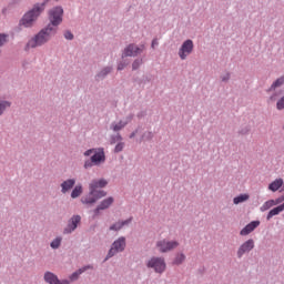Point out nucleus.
I'll use <instances>...</instances> for the list:
<instances>
[{
	"label": "nucleus",
	"instance_id": "1",
	"mask_svg": "<svg viewBox=\"0 0 284 284\" xmlns=\"http://www.w3.org/2000/svg\"><path fill=\"white\" fill-rule=\"evenodd\" d=\"M57 27H52V24H48L44 29H42L38 34H36L29 42L27 43V48H40L41 45H45L48 41L57 34Z\"/></svg>",
	"mask_w": 284,
	"mask_h": 284
},
{
	"label": "nucleus",
	"instance_id": "2",
	"mask_svg": "<svg viewBox=\"0 0 284 284\" xmlns=\"http://www.w3.org/2000/svg\"><path fill=\"white\" fill-rule=\"evenodd\" d=\"M43 10H45V2L34 4L33 8L29 10L21 19V26L24 28H32L34 21L41 17Z\"/></svg>",
	"mask_w": 284,
	"mask_h": 284
},
{
	"label": "nucleus",
	"instance_id": "3",
	"mask_svg": "<svg viewBox=\"0 0 284 284\" xmlns=\"http://www.w3.org/2000/svg\"><path fill=\"white\" fill-rule=\"evenodd\" d=\"M49 21L51 28H57L59 30V26H61L63 21V8L55 7L49 11Z\"/></svg>",
	"mask_w": 284,
	"mask_h": 284
},
{
	"label": "nucleus",
	"instance_id": "4",
	"mask_svg": "<svg viewBox=\"0 0 284 284\" xmlns=\"http://www.w3.org/2000/svg\"><path fill=\"white\" fill-rule=\"evenodd\" d=\"M84 156H91L93 165H101V163H105V151L101 148L87 150L84 152Z\"/></svg>",
	"mask_w": 284,
	"mask_h": 284
},
{
	"label": "nucleus",
	"instance_id": "5",
	"mask_svg": "<svg viewBox=\"0 0 284 284\" xmlns=\"http://www.w3.org/2000/svg\"><path fill=\"white\" fill-rule=\"evenodd\" d=\"M146 266L154 270L158 274H163L165 272V258L163 257H151L146 263Z\"/></svg>",
	"mask_w": 284,
	"mask_h": 284
},
{
	"label": "nucleus",
	"instance_id": "6",
	"mask_svg": "<svg viewBox=\"0 0 284 284\" xmlns=\"http://www.w3.org/2000/svg\"><path fill=\"white\" fill-rule=\"evenodd\" d=\"M176 247H179V242L176 241L160 240L156 242V248L162 254H165V252H172V250H176Z\"/></svg>",
	"mask_w": 284,
	"mask_h": 284
},
{
	"label": "nucleus",
	"instance_id": "7",
	"mask_svg": "<svg viewBox=\"0 0 284 284\" xmlns=\"http://www.w3.org/2000/svg\"><path fill=\"white\" fill-rule=\"evenodd\" d=\"M106 194L108 193H105V191L92 193V190H90L89 194L81 199V202L84 205H92L95 201H99V199H103V196H105Z\"/></svg>",
	"mask_w": 284,
	"mask_h": 284
},
{
	"label": "nucleus",
	"instance_id": "8",
	"mask_svg": "<svg viewBox=\"0 0 284 284\" xmlns=\"http://www.w3.org/2000/svg\"><path fill=\"white\" fill-rule=\"evenodd\" d=\"M123 250H125V237H120L113 242L106 258H112L114 254H119V252H123Z\"/></svg>",
	"mask_w": 284,
	"mask_h": 284
},
{
	"label": "nucleus",
	"instance_id": "9",
	"mask_svg": "<svg viewBox=\"0 0 284 284\" xmlns=\"http://www.w3.org/2000/svg\"><path fill=\"white\" fill-rule=\"evenodd\" d=\"M192 50H194V42L192 40H186L183 42L181 49L179 50V57L182 61L187 59V55L192 54Z\"/></svg>",
	"mask_w": 284,
	"mask_h": 284
},
{
	"label": "nucleus",
	"instance_id": "10",
	"mask_svg": "<svg viewBox=\"0 0 284 284\" xmlns=\"http://www.w3.org/2000/svg\"><path fill=\"white\" fill-rule=\"evenodd\" d=\"M145 50L144 45L136 47V44H129L123 52V57H136V54H141Z\"/></svg>",
	"mask_w": 284,
	"mask_h": 284
},
{
	"label": "nucleus",
	"instance_id": "11",
	"mask_svg": "<svg viewBox=\"0 0 284 284\" xmlns=\"http://www.w3.org/2000/svg\"><path fill=\"white\" fill-rule=\"evenodd\" d=\"M81 223V217L79 215H74L69 220L67 227L64 229V234H72L78 225Z\"/></svg>",
	"mask_w": 284,
	"mask_h": 284
},
{
	"label": "nucleus",
	"instance_id": "12",
	"mask_svg": "<svg viewBox=\"0 0 284 284\" xmlns=\"http://www.w3.org/2000/svg\"><path fill=\"white\" fill-rule=\"evenodd\" d=\"M252 250H254V240H247L237 250L239 258H242L243 254H247V252H252Z\"/></svg>",
	"mask_w": 284,
	"mask_h": 284
},
{
	"label": "nucleus",
	"instance_id": "13",
	"mask_svg": "<svg viewBox=\"0 0 284 284\" xmlns=\"http://www.w3.org/2000/svg\"><path fill=\"white\" fill-rule=\"evenodd\" d=\"M44 281L49 284H70V281L68 280H59L57 275L52 272L44 273Z\"/></svg>",
	"mask_w": 284,
	"mask_h": 284
},
{
	"label": "nucleus",
	"instance_id": "14",
	"mask_svg": "<svg viewBox=\"0 0 284 284\" xmlns=\"http://www.w3.org/2000/svg\"><path fill=\"white\" fill-rule=\"evenodd\" d=\"M105 185H108V180L105 179L93 180L89 185V190H91V194H97L98 190L105 187Z\"/></svg>",
	"mask_w": 284,
	"mask_h": 284
},
{
	"label": "nucleus",
	"instance_id": "15",
	"mask_svg": "<svg viewBox=\"0 0 284 284\" xmlns=\"http://www.w3.org/2000/svg\"><path fill=\"white\" fill-rule=\"evenodd\" d=\"M261 225L260 221H253L248 223L241 232V236H247V234H252L254 230H256Z\"/></svg>",
	"mask_w": 284,
	"mask_h": 284
},
{
	"label": "nucleus",
	"instance_id": "16",
	"mask_svg": "<svg viewBox=\"0 0 284 284\" xmlns=\"http://www.w3.org/2000/svg\"><path fill=\"white\" fill-rule=\"evenodd\" d=\"M112 203H114V197H108V199L103 200L100 203V205L94 210L95 216L99 215V212H101V210H108V207H110V205H112Z\"/></svg>",
	"mask_w": 284,
	"mask_h": 284
},
{
	"label": "nucleus",
	"instance_id": "17",
	"mask_svg": "<svg viewBox=\"0 0 284 284\" xmlns=\"http://www.w3.org/2000/svg\"><path fill=\"white\" fill-rule=\"evenodd\" d=\"M77 181L74 179L67 180L62 182L61 189H62V194H65L67 192H70L74 187V184Z\"/></svg>",
	"mask_w": 284,
	"mask_h": 284
},
{
	"label": "nucleus",
	"instance_id": "18",
	"mask_svg": "<svg viewBox=\"0 0 284 284\" xmlns=\"http://www.w3.org/2000/svg\"><path fill=\"white\" fill-rule=\"evenodd\" d=\"M281 212H284V203L271 210L266 216V220L270 221L273 216H278Z\"/></svg>",
	"mask_w": 284,
	"mask_h": 284
},
{
	"label": "nucleus",
	"instance_id": "19",
	"mask_svg": "<svg viewBox=\"0 0 284 284\" xmlns=\"http://www.w3.org/2000/svg\"><path fill=\"white\" fill-rule=\"evenodd\" d=\"M283 187V179H276L268 185L271 192H278Z\"/></svg>",
	"mask_w": 284,
	"mask_h": 284
},
{
	"label": "nucleus",
	"instance_id": "20",
	"mask_svg": "<svg viewBox=\"0 0 284 284\" xmlns=\"http://www.w3.org/2000/svg\"><path fill=\"white\" fill-rule=\"evenodd\" d=\"M131 120L132 119H129L126 121L121 120L119 123H112L111 129L113 130V132H120V130H123V128H125V125H128Z\"/></svg>",
	"mask_w": 284,
	"mask_h": 284
},
{
	"label": "nucleus",
	"instance_id": "21",
	"mask_svg": "<svg viewBox=\"0 0 284 284\" xmlns=\"http://www.w3.org/2000/svg\"><path fill=\"white\" fill-rule=\"evenodd\" d=\"M245 201H250V194L244 193L233 199L234 205H239L240 203H245Z\"/></svg>",
	"mask_w": 284,
	"mask_h": 284
},
{
	"label": "nucleus",
	"instance_id": "22",
	"mask_svg": "<svg viewBox=\"0 0 284 284\" xmlns=\"http://www.w3.org/2000/svg\"><path fill=\"white\" fill-rule=\"evenodd\" d=\"M130 223V220H125L122 222H116L115 224L110 226V230L113 232H119V230H122L124 225H128Z\"/></svg>",
	"mask_w": 284,
	"mask_h": 284
},
{
	"label": "nucleus",
	"instance_id": "23",
	"mask_svg": "<svg viewBox=\"0 0 284 284\" xmlns=\"http://www.w3.org/2000/svg\"><path fill=\"white\" fill-rule=\"evenodd\" d=\"M276 204V200H268L261 206V212H267L271 207H274Z\"/></svg>",
	"mask_w": 284,
	"mask_h": 284
},
{
	"label": "nucleus",
	"instance_id": "24",
	"mask_svg": "<svg viewBox=\"0 0 284 284\" xmlns=\"http://www.w3.org/2000/svg\"><path fill=\"white\" fill-rule=\"evenodd\" d=\"M83 194V187L81 185H77L71 192V199H79Z\"/></svg>",
	"mask_w": 284,
	"mask_h": 284
},
{
	"label": "nucleus",
	"instance_id": "25",
	"mask_svg": "<svg viewBox=\"0 0 284 284\" xmlns=\"http://www.w3.org/2000/svg\"><path fill=\"white\" fill-rule=\"evenodd\" d=\"M90 266H84L82 268H80L79 271L74 272L71 276H70V281H77V278H79V276H81V274H83V272H85V270H88Z\"/></svg>",
	"mask_w": 284,
	"mask_h": 284
},
{
	"label": "nucleus",
	"instance_id": "26",
	"mask_svg": "<svg viewBox=\"0 0 284 284\" xmlns=\"http://www.w3.org/2000/svg\"><path fill=\"white\" fill-rule=\"evenodd\" d=\"M284 83V75L278 78L276 81L273 82V84L271 85L270 90H276V88H281V85H283Z\"/></svg>",
	"mask_w": 284,
	"mask_h": 284
},
{
	"label": "nucleus",
	"instance_id": "27",
	"mask_svg": "<svg viewBox=\"0 0 284 284\" xmlns=\"http://www.w3.org/2000/svg\"><path fill=\"white\" fill-rule=\"evenodd\" d=\"M111 72L112 68L106 67L98 74V79H103V77H108V74H110Z\"/></svg>",
	"mask_w": 284,
	"mask_h": 284
},
{
	"label": "nucleus",
	"instance_id": "28",
	"mask_svg": "<svg viewBox=\"0 0 284 284\" xmlns=\"http://www.w3.org/2000/svg\"><path fill=\"white\" fill-rule=\"evenodd\" d=\"M10 102H8V101H2V102H0V116H1V114H3V112H6V109L7 108H10Z\"/></svg>",
	"mask_w": 284,
	"mask_h": 284
},
{
	"label": "nucleus",
	"instance_id": "29",
	"mask_svg": "<svg viewBox=\"0 0 284 284\" xmlns=\"http://www.w3.org/2000/svg\"><path fill=\"white\" fill-rule=\"evenodd\" d=\"M183 261H185V255L183 254H178L175 260H174V264L175 265H181V263H183Z\"/></svg>",
	"mask_w": 284,
	"mask_h": 284
},
{
	"label": "nucleus",
	"instance_id": "30",
	"mask_svg": "<svg viewBox=\"0 0 284 284\" xmlns=\"http://www.w3.org/2000/svg\"><path fill=\"white\" fill-rule=\"evenodd\" d=\"M60 245H61V237H57L55 240H53V241L51 242V247H52L53 250L59 248Z\"/></svg>",
	"mask_w": 284,
	"mask_h": 284
},
{
	"label": "nucleus",
	"instance_id": "31",
	"mask_svg": "<svg viewBox=\"0 0 284 284\" xmlns=\"http://www.w3.org/2000/svg\"><path fill=\"white\" fill-rule=\"evenodd\" d=\"M142 63H143V60L141 59L135 60L132 64L133 70H139Z\"/></svg>",
	"mask_w": 284,
	"mask_h": 284
},
{
	"label": "nucleus",
	"instance_id": "32",
	"mask_svg": "<svg viewBox=\"0 0 284 284\" xmlns=\"http://www.w3.org/2000/svg\"><path fill=\"white\" fill-rule=\"evenodd\" d=\"M277 110H284V95L276 103Z\"/></svg>",
	"mask_w": 284,
	"mask_h": 284
},
{
	"label": "nucleus",
	"instance_id": "33",
	"mask_svg": "<svg viewBox=\"0 0 284 284\" xmlns=\"http://www.w3.org/2000/svg\"><path fill=\"white\" fill-rule=\"evenodd\" d=\"M123 148H125V143L120 142L115 145L114 152H123Z\"/></svg>",
	"mask_w": 284,
	"mask_h": 284
},
{
	"label": "nucleus",
	"instance_id": "34",
	"mask_svg": "<svg viewBox=\"0 0 284 284\" xmlns=\"http://www.w3.org/2000/svg\"><path fill=\"white\" fill-rule=\"evenodd\" d=\"M64 38L68 39V41H72L74 39V34H72L70 31H65Z\"/></svg>",
	"mask_w": 284,
	"mask_h": 284
},
{
	"label": "nucleus",
	"instance_id": "35",
	"mask_svg": "<svg viewBox=\"0 0 284 284\" xmlns=\"http://www.w3.org/2000/svg\"><path fill=\"white\" fill-rule=\"evenodd\" d=\"M6 41H8V36L0 33V47L3 45V43H6Z\"/></svg>",
	"mask_w": 284,
	"mask_h": 284
},
{
	"label": "nucleus",
	"instance_id": "36",
	"mask_svg": "<svg viewBox=\"0 0 284 284\" xmlns=\"http://www.w3.org/2000/svg\"><path fill=\"white\" fill-rule=\"evenodd\" d=\"M116 141H123V138L121 134H116L115 136L112 138L111 143H115Z\"/></svg>",
	"mask_w": 284,
	"mask_h": 284
},
{
	"label": "nucleus",
	"instance_id": "37",
	"mask_svg": "<svg viewBox=\"0 0 284 284\" xmlns=\"http://www.w3.org/2000/svg\"><path fill=\"white\" fill-rule=\"evenodd\" d=\"M92 165H94V162H92V160H91V161H85V162H84V169H85V170H88V169L92 168Z\"/></svg>",
	"mask_w": 284,
	"mask_h": 284
},
{
	"label": "nucleus",
	"instance_id": "38",
	"mask_svg": "<svg viewBox=\"0 0 284 284\" xmlns=\"http://www.w3.org/2000/svg\"><path fill=\"white\" fill-rule=\"evenodd\" d=\"M123 68H125V63H120V64L118 65V70H123Z\"/></svg>",
	"mask_w": 284,
	"mask_h": 284
},
{
	"label": "nucleus",
	"instance_id": "39",
	"mask_svg": "<svg viewBox=\"0 0 284 284\" xmlns=\"http://www.w3.org/2000/svg\"><path fill=\"white\" fill-rule=\"evenodd\" d=\"M230 80V73H226V77L222 78V81H229Z\"/></svg>",
	"mask_w": 284,
	"mask_h": 284
},
{
	"label": "nucleus",
	"instance_id": "40",
	"mask_svg": "<svg viewBox=\"0 0 284 284\" xmlns=\"http://www.w3.org/2000/svg\"><path fill=\"white\" fill-rule=\"evenodd\" d=\"M154 45H159V41L156 39L152 41V48H154Z\"/></svg>",
	"mask_w": 284,
	"mask_h": 284
},
{
	"label": "nucleus",
	"instance_id": "41",
	"mask_svg": "<svg viewBox=\"0 0 284 284\" xmlns=\"http://www.w3.org/2000/svg\"><path fill=\"white\" fill-rule=\"evenodd\" d=\"M270 100H271V101H276V94L272 95V97L270 98Z\"/></svg>",
	"mask_w": 284,
	"mask_h": 284
},
{
	"label": "nucleus",
	"instance_id": "42",
	"mask_svg": "<svg viewBox=\"0 0 284 284\" xmlns=\"http://www.w3.org/2000/svg\"><path fill=\"white\" fill-rule=\"evenodd\" d=\"M134 135H135V133H132V134L130 135V139H133Z\"/></svg>",
	"mask_w": 284,
	"mask_h": 284
}]
</instances>
